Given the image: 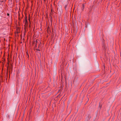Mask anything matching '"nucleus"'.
<instances>
[{
	"label": "nucleus",
	"instance_id": "f257e3e1",
	"mask_svg": "<svg viewBox=\"0 0 121 121\" xmlns=\"http://www.w3.org/2000/svg\"><path fill=\"white\" fill-rule=\"evenodd\" d=\"M58 11L59 14L60 15L62 12V9L61 7L58 8Z\"/></svg>",
	"mask_w": 121,
	"mask_h": 121
},
{
	"label": "nucleus",
	"instance_id": "f03ea898",
	"mask_svg": "<svg viewBox=\"0 0 121 121\" xmlns=\"http://www.w3.org/2000/svg\"><path fill=\"white\" fill-rule=\"evenodd\" d=\"M24 22L26 26L28 25V23L26 19L25 21H24Z\"/></svg>",
	"mask_w": 121,
	"mask_h": 121
},
{
	"label": "nucleus",
	"instance_id": "7ed1b4c3",
	"mask_svg": "<svg viewBox=\"0 0 121 121\" xmlns=\"http://www.w3.org/2000/svg\"><path fill=\"white\" fill-rule=\"evenodd\" d=\"M84 4H83L82 5V9L83 10V8H84Z\"/></svg>",
	"mask_w": 121,
	"mask_h": 121
},
{
	"label": "nucleus",
	"instance_id": "20e7f679",
	"mask_svg": "<svg viewBox=\"0 0 121 121\" xmlns=\"http://www.w3.org/2000/svg\"><path fill=\"white\" fill-rule=\"evenodd\" d=\"M6 74H7V73H8V67L7 66V69H6Z\"/></svg>",
	"mask_w": 121,
	"mask_h": 121
},
{
	"label": "nucleus",
	"instance_id": "39448f33",
	"mask_svg": "<svg viewBox=\"0 0 121 121\" xmlns=\"http://www.w3.org/2000/svg\"><path fill=\"white\" fill-rule=\"evenodd\" d=\"M9 15V14L8 13V16Z\"/></svg>",
	"mask_w": 121,
	"mask_h": 121
},
{
	"label": "nucleus",
	"instance_id": "423d86ee",
	"mask_svg": "<svg viewBox=\"0 0 121 121\" xmlns=\"http://www.w3.org/2000/svg\"><path fill=\"white\" fill-rule=\"evenodd\" d=\"M12 117H11V119H12Z\"/></svg>",
	"mask_w": 121,
	"mask_h": 121
}]
</instances>
